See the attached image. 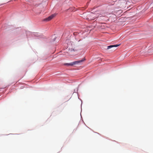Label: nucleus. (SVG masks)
Listing matches in <instances>:
<instances>
[{
	"instance_id": "f03ea898",
	"label": "nucleus",
	"mask_w": 153,
	"mask_h": 153,
	"mask_svg": "<svg viewBox=\"0 0 153 153\" xmlns=\"http://www.w3.org/2000/svg\"><path fill=\"white\" fill-rule=\"evenodd\" d=\"M56 15L55 14H53L51 15V16H49L48 18L46 19H45V20L47 21H49L50 20H51Z\"/></svg>"
},
{
	"instance_id": "20e7f679",
	"label": "nucleus",
	"mask_w": 153,
	"mask_h": 153,
	"mask_svg": "<svg viewBox=\"0 0 153 153\" xmlns=\"http://www.w3.org/2000/svg\"><path fill=\"white\" fill-rule=\"evenodd\" d=\"M120 45H111L109 46H108L107 49H108L110 48H112L113 47H117L118 46Z\"/></svg>"
},
{
	"instance_id": "39448f33",
	"label": "nucleus",
	"mask_w": 153,
	"mask_h": 153,
	"mask_svg": "<svg viewBox=\"0 0 153 153\" xmlns=\"http://www.w3.org/2000/svg\"><path fill=\"white\" fill-rule=\"evenodd\" d=\"M77 34V33H76V32H75V33H74V35H75L76 34Z\"/></svg>"
},
{
	"instance_id": "7ed1b4c3",
	"label": "nucleus",
	"mask_w": 153,
	"mask_h": 153,
	"mask_svg": "<svg viewBox=\"0 0 153 153\" xmlns=\"http://www.w3.org/2000/svg\"><path fill=\"white\" fill-rule=\"evenodd\" d=\"M126 3L125 2H122L120 6V7L122 8H125L126 6H125L126 5Z\"/></svg>"
},
{
	"instance_id": "f257e3e1",
	"label": "nucleus",
	"mask_w": 153,
	"mask_h": 153,
	"mask_svg": "<svg viewBox=\"0 0 153 153\" xmlns=\"http://www.w3.org/2000/svg\"><path fill=\"white\" fill-rule=\"evenodd\" d=\"M85 60V58H83L82 59L79 61H76L69 63H64V65H71L72 66L78 64L80 62H82Z\"/></svg>"
},
{
	"instance_id": "423d86ee",
	"label": "nucleus",
	"mask_w": 153,
	"mask_h": 153,
	"mask_svg": "<svg viewBox=\"0 0 153 153\" xmlns=\"http://www.w3.org/2000/svg\"><path fill=\"white\" fill-rule=\"evenodd\" d=\"M73 51H75V50H74V49H73Z\"/></svg>"
}]
</instances>
